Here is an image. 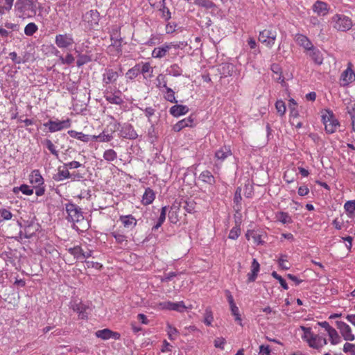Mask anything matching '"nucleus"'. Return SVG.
Masks as SVG:
<instances>
[{
  "label": "nucleus",
  "instance_id": "aec40b11",
  "mask_svg": "<svg viewBox=\"0 0 355 355\" xmlns=\"http://www.w3.org/2000/svg\"><path fill=\"white\" fill-rule=\"evenodd\" d=\"M295 40L298 45L303 47L306 51V53L312 49L313 46L312 42L305 35L302 34H297L295 36Z\"/></svg>",
  "mask_w": 355,
  "mask_h": 355
},
{
  "label": "nucleus",
  "instance_id": "603ef678",
  "mask_svg": "<svg viewBox=\"0 0 355 355\" xmlns=\"http://www.w3.org/2000/svg\"><path fill=\"white\" fill-rule=\"evenodd\" d=\"M111 235L116 239V241L119 244L123 245L124 243L126 245L127 239L125 235L116 232H112Z\"/></svg>",
  "mask_w": 355,
  "mask_h": 355
},
{
  "label": "nucleus",
  "instance_id": "13d9d810",
  "mask_svg": "<svg viewBox=\"0 0 355 355\" xmlns=\"http://www.w3.org/2000/svg\"><path fill=\"white\" fill-rule=\"evenodd\" d=\"M178 333V331L175 327L169 324H167V334L170 340H175Z\"/></svg>",
  "mask_w": 355,
  "mask_h": 355
},
{
  "label": "nucleus",
  "instance_id": "c9c22d12",
  "mask_svg": "<svg viewBox=\"0 0 355 355\" xmlns=\"http://www.w3.org/2000/svg\"><path fill=\"white\" fill-rule=\"evenodd\" d=\"M327 334L329 336V340L332 345H337L340 342V337L334 328L332 327L330 329V330L328 331Z\"/></svg>",
  "mask_w": 355,
  "mask_h": 355
},
{
  "label": "nucleus",
  "instance_id": "f3484780",
  "mask_svg": "<svg viewBox=\"0 0 355 355\" xmlns=\"http://www.w3.org/2000/svg\"><path fill=\"white\" fill-rule=\"evenodd\" d=\"M120 137L128 139H135L138 135L131 124L124 123L120 130Z\"/></svg>",
  "mask_w": 355,
  "mask_h": 355
},
{
  "label": "nucleus",
  "instance_id": "dca6fc26",
  "mask_svg": "<svg viewBox=\"0 0 355 355\" xmlns=\"http://www.w3.org/2000/svg\"><path fill=\"white\" fill-rule=\"evenodd\" d=\"M71 308L78 314L79 318H87L89 306L85 304L82 302L74 301L71 302Z\"/></svg>",
  "mask_w": 355,
  "mask_h": 355
},
{
  "label": "nucleus",
  "instance_id": "6ab92c4d",
  "mask_svg": "<svg viewBox=\"0 0 355 355\" xmlns=\"http://www.w3.org/2000/svg\"><path fill=\"white\" fill-rule=\"evenodd\" d=\"M232 150L230 146H223L217 150L215 153V159L216 162L222 163L228 157L232 155Z\"/></svg>",
  "mask_w": 355,
  "mask_h": 355
},
{
  "label": "nucleus",
  "instance_id": "f8f14e48",
  "mask_svg": "<svg viewBox=\"0 0 355 355\" xmlns=\"http://www.w3.org/2000/svg\"><path fill=\"white\" fill-rule=\"evenodd\" d=\"M100 19L99 12L96 10H91L83 16V21L86 22L90 28L98 25Z\"/></svg>",
  "mask_w": 355,
  "mask_h": 355
},
{
  "label": "nucleus",
  "instance_id": "1a4fd4ad",
  "mask_svg": "<svg viewBox=\"0 0 355 355\" xmlns=\"http://www.w3.org/2000/svg\"><path fill=\"white\" fill-rule=\"evenodd\" d=\"M150 5L158 9L160 15L165 21H168L171 18V13L169 9L166 6V0H148Z\"/></svg>",
  "mask_w": 355,
  "mask_h": 355
},
{
  "label": "nucleus",
  "instance_id": "37998d69",
  "mask_svg": "<svg viewBox=\"0 0 355 355\" xmlns=\"http://www.w3.org/2000/svg\"><path fill=\"white\" fill-rule=\"evenodd\" d=\"M344 209L349 216H352L355 213V200H348L344 205Z\"/></svg>",
  "mask_w": 355,
  "mask_h": 355
},
{
  "label": "nucleus",
  "instance_id": "0e129e2a",
  "mask_svg": "<svg viewBox=\"0 0 355 355\" xmlns=\"http://www.w3.org/2000/svg\"><path fill=\"white\" fill-rule=\"evenodd\" d=\"M270 352L269 345H261L259 346V355H270Z\"/></svg>",
  "mask_w": 355,
  "mask_h": 355
},
{
  "label": "nucleus",
  "instance_id": "f704fd0d",
  "mask_svg": "<svg viewBox=\"0 0 355 355\" xmlns=\"http://www.w3.org/2000/svg\"><path fill=\"white\" fill-rule=\"evenodd\" d=\"M139 73V65L136 64L133 67L128 70V71L125 73V78H127V80H132L137 78Z\"/></svg>",
  "mask_w": 355,
  "mask_h": 355
},
{
  "label": "nucleus",
  "instance_id": "6e6552de",
  "mask_svg": "<svg viewBox=\"0 0 355 355\" xmlns=\"http://www.w3.org/2000/svg\"><path fill=\"white\" fill-rule=\"evenodd\" d=\"M277 33L274 29H264L259 35V41L268 48H272L276 40Z\"/></svg>",
  "mask_w": 355,
  "mask_h": 355
},
{
  "label": "nucleus",
  "instance_id": "09e8293b",
  "mask_svg": "<svg viewBox=\"0 0 355 355\" xmlns=\"http://www.w3.org/2000/svg\"><path fill=\"white\" fill-rule=\"evenodd\" d=\"M214 320L213 313L210 308H207L204 314V323L207 326H211Z\"/></svg>",
  "mask_w": 355,
  "mask_h": 355
},
{
  "label": "nucleus",
  "instance_id": "5fc2aeb1",
  "mask_svg": "<svg viewBox=\"0 0 355 355\" xmlns=\"http://www.w3.org/2000/svg\"><path fill=\"white\" fill-rule=\"evenodd\" d=\"M44 144L48 150L56 157H58V151L56 150L55 146L53 144V142L50 139H46L44 141Z\"/></svg>",
  "mask_w": 355,
  "mask_h": 355
},
{
  "label": "nucleus",
  "instance_id": "423d86ee",
  "mask_svg": "<svg viewBox=\"0 0 355 355\" xmlns=\"http://www.w3.org/2000/svg\"><path fill=\"white\" fill-rule=\"evenodd\" d=\"M67 219L72 223H77L83 219L81 209L73 203L66 204Z\"/></svg>",
  "mask_w": 355,
  "mask_h": 355
},
{
  "label": "nucleus",
  "instance_id": "2f4dec72",
  "mask_svg": "<svg viewBox=\"0 0 355 355\" xmlns=\"http://www.w3.org/2000/svg\"><path fill=\"white\" fill-rule=\"evenodd\" d=\"M14 0H0V16L9 12L12 7Z\"/></svg>",
  "mask_w": 355,
  "mask_h": 355
},
{
  "label": "nucleus",
  "instance_id": "393cba45",
  "mask_svg": "<svg viewBox=\"0 0 355 355\" xmlns=\"http://www.w3.org/2000/svg\"><path fill=\"white\" fill-rule=\"evenodd\" d=\"M119 220L124 227L130 229L135 227L137 223L136 218L131 214L120 216Z\"/></svg>",
  "mask_w": 355,
  "mask_h": 355
},
{
  "label": "nucleus",
  "instance_id": "49530a36",
  "mask_svg": "<svg viewBox=\"0 0 355 355\" xmlns=\"http://www.w3.org/2000/svg\"><path fill=\"white\" fill-rule=\"evenodd\" d=\"M297 102L293 98H291L289 100V103H288V107L290 109V114L291 116L295 117V118L297 117L299 115L298 110L297 109Z\"/></svg>",
  "mask_w": 355,
  "mask_h": 355
},
{
  "label": "nucleus",
  "instance_id": "680f3d73",
  "mask_svg": "<svg viewBox=\"0 0 355 355\" xmlns=\"http://www.w3.org/2000/svg\"><path fill=\"white\" fill-rule=\"evenodd\" d=\"M343 351L345 353H349L351 355H355V344L346 343L343 346Z\"/></svg>",
  "mask_w": 355,
  "mask_h": 355
},
{
  "label": "nucleus",
  "instance_id": "20e7f679",
  "mask_svg": "<svg viewBox=\"0 0 355 355\" xmlns=\"http://www.w3.org/2000/svg\"><path fill=\"white\" fill-rule=\"evenodd\" d=\"M121 72L110 67L105 68L102 73V84L104 89L107 87H114L113 85L116 83Z\"/></svg>",
  "mask_w": 355,
  "mask_h": 355
},
{
  "label": "nucleus",
  "instance_id": "a211bd4d",
  "mask_svg": "<svg viewBox=\"0 0 355 355\" xmlns=\"http://www.w3.org/2000/svg\"><path fill=\"white\" fill-rule=\"evenodd\" d=\"M313 11L318 16H325L330 10L329 6L322 1H316L312 6Z\"/></svg>",
  "mask_w": 355,
  "mask_h": 355
},
{
  "label": "nucleus",
  "instance_id": "6e6d98bb",
  "mask_svg": "<svg viewBox=\"0 0 355 355\" xmlns=\"http://www.w3.org/2000/svg\"><path fill=\"white\" fill-rule=\"evenodd\" d=\"M59 60L62 64H71L74 62L75 58L71 53H67L64 58L62 55H59Z\"/></svg>",
  "mask_w": 355,
  "mask_h": 355
},
{
  "label": "nucleus",
  "instance_id": "e433bc0d",
  "mask_svg": "<svg viewBox=\"0 0 355 355\" xmlns=\"http://www.w3.org/2000/svg\"><path fill=\"white\" fill-rule=\"evenodd\" d=\"M83 250L79 245L68 249V252L78 260H83Z\"/></svg>",
  "mask_w": 355,
  "mask_h": 355
},
{
  "label": "nucleus",
  "instance_id": "b1692460",
  "mask_svg": "<svg viewBox=\"0 0 355 355\" xmlns=\"http://www.w3.org/2000/svg\"><path fill=\"white\" fill-rule=\"evenodd\" d=\"M137 65H139L140 73H141L145 79L151 78L153 75V67L151 66L150 62H141Z\"/></svg>",
  "mask_w": 355,
  "mask_h": 355
},
{
  "label": "nucleus",
  "instance_id": "412c9836",
  "mask_svg": "<svg viewBox=\"0 0 355 355\" xmlns=\"http://www.w3.org/2000/svg\"><path fill=\"white\" fill-rule=\"evenodd\" d=\"M96 336L103 340H107L111 338L118 340L120 338V334L117 332H114L109 329H104L98 330L96 332Z\"/></svg>",
  "mask_w": 355,
  "mask_h": 355
},
{
  "label": "nucleus",
  "instance_id": "bb28decb",
  "mask_svg": "<svg viewBox=\"0 0 355 355\" xmlns=\"http://www.w3.org/2000/svg\"><path fill=\"white\" fill-rule=\"evenodd\" d=\"M306 53L311 58L315 64L320 65L322 63L323 55L319 49L313 46L311 49L306 52Z\"/></svg>",
  "mask_w": 355,
  "mask_h": 355
},
{
  "label": "nucleus",
  "instance_id": "0eeeda50",
  "mask_svg": "<svg viewBox=\"0 0 355 355\" xmlns=\"http://www.w3.org/2000/svg\"><path fill=\"white\" fill-rule=\"evenodd\" d=\"M71 125V120L67 119L65 120H49L48 122L44 123V126L48 128L50 132H55L61 131L64 129L69 128Z\"/></svg>",
  "mask_w": 355,
  "mask_h": 355
},
{
  "label": "nucleus",
  "instance_id": "052dcab7",
  "mask_svg": "<svg viewBox=\"0 0 355 355\" xmlns=\"http://www.w3.org/2000/svg\"><path fill=\"white\" fill-rule=\"evenodd\" d=\"M272 276L276 279L277 280L279 281L280 285L282 286V287L285 289V290H288V286L286 282V281L280 276L276 272H272Z\"/></svg>",
  "mask_w": 355,
  "mask_h": 355
},
{
  "label": "nucleus",
  "instance_id": "4c0bfd02",
  "mask_svg": "<svg viewBox=\"0 0 355 355\" xmlns=\"http://www.w3.org/2000/svg\"><path fill=\"white\" fill-rule=\"evenodd\" d=\"M234 66L232 64L225 63L220 66L219 71L225 77L232 75Z\"/></svg>",
  "mask_w": 355,
  "mask_h": 355
},
{
  "label": "nucleus",
  "instance_id": "2eb2a0df",
  "mask_svg": "<svg viewBox=\"0 0 355 355\" xmlns=\"http://www.w3.org/2000/svg\"><path fill=\"white\" fill-rule=\"evenodd\" d=\"M336 325L345 340L353 341L355 340V336L352 334V329L347 324L342 321H337Z\"/></svg>",
  "mask_w": 355,
  "mask_h": 355
},
{
  "label": "nucleus",
  "instance_id": "f257e3e1",
  "mask_svg": "<svg viewBox=\"0 0 355 355\" xmlns=\"http://www.w3.org/2000/svg\"><path fill=\"white\" fill-rule=\"evenodd\" d=\"M301 329L304 331L302 338L308 343L310 347L320 349L327 344L324 335L314 334L310 328L301 327Z\"/></svg>",
  "mask_w": 355,
  "mask_h": 355
},
{
  "label": "nucleus",
  "instance_id": "a18cd8bd",
  "mask_svg": "<svg viewBox=\"0 0 355 355\" xmlns=\"http://www.w3.org/2000/svg\"><path fill=\"white\" fill-rule=\"evenodd\" d=\"M278 263L279 267L284 270H288L291 267L288 261V255L286 254H280L278 259Z\"/></svg>",
  "mask_w": 355,
  "mask_h": 355
},
{
  "label": "nucleus",
  "instance_id": "774afa93",
  "mask_svg": "<svg viewBox=\"0 0 355 355\" xmlns=\"http://www.w3.org/2000/svg\"><path fill=\"white\" fill-rule=\"evenodd\" d=\"M225 343V340L223 338H217L214 340V346L216 348H220L223 349L224 348V345Z\"/></svg>",
  "mask_w": 355,
  "mask_h": 355
},
{
  "label": "nucleus",
  "instance_id": "a19ab883",
  "mask_svg": "<svg viewBox=\"0 0 355 355\" xmlns=\"http://www.w3.org/2000/svg\"><path fill=\"white\" fill-rule=\"evenodd\" d=\"M193 3L205 9H211L215 6V4L210 0H193Z\"/></svg>",
  "mask_w": 355,
  "mask_h": 355
},
{
  "label": "nucleus",
  "instance_id": "ea45409f",
  "mask_svg": "<svg viewBox=\"0 0 355 355\" xmlns=\"http://www.w3.org/2000/svg\"><path fill=\"white\" fill-rule=\"evenodd\" d=\"M276 218L282 224H289L293 222L291 217L286 212L281 211L276 214Z\"/></svg>",
  "mask_w": 355,
  "mask_h": 355
},
{
  "label": "nucleus",
  "instance_id": "4468645a",
  "mask_svg": "<svg viewBox=\"0 0 355 355\" xmlns=\"http://www.w3.org/2000/svg\"><path fill=\"white\" fill-rule=\"evenodd\" d=\"M340 85L342 87H347L355 80V73L351 66L344 70L340 77Z\"/></svg>",
  "mask_w": 355,
  "mask_h": 355
},
{
  "label": "nucleus",
  "instance_id": "9d476101",
  "mask_svg": "<svg viewBox=\"0 0 355 355\" xmlns=\"http://www.w3.org/2000/svg\"><path fill=\"white\" fill-rule=\"evenodd\" d=\"M55 43L60 49H67L74 44V40L71 34H58L55 37Z\"/></svg>",
  "mask_w": 355,
  "mask_h": 355
},
{
  "label": "nucleus",
  "instance_id": "69168bd1",
  "mask_svg": "<svg viewBox=\"0 0 355 355\" xmlns=\"http://www.w3.org/2000/svg\"><path fill=\"white\" fill-rule=\"evenodd\" d=\"M292 173L293 171L288 170L284 174L283 178L287 183H291L295 181V177L294 175H292Z\"/></svg>",
  "mask_w": 355,
  "mask_h": 355
},
{
  "label": "nucleus",
  "instance_id": "4be33fe9",
  "mask_svg": "<svg viewBox=\"0 0 355 355\" xmlns=\"http://www.w3.org/2000/svg\"><path fill=\"white\" fill-rule=\"evenodd\" d=\"M29 181L33 187H38L44 184V180L39 170H33L29 175Z\"/></svg>",
  "mask_w": 355,
  "mask_h": 355
},
{
  "label": "nucleus",
  "instance_id": "f03ea898",
  "mask_svg": "<svg viewBox=\"0 0 355 355\" xmlns=\"http://www.w3.org/2000/svg\"><path fill=\"white\" fill-rule=\"evenodd\" d=\"M103 94L105 100L111 104L120 105L124 102L122 92L116 86L107 87Z\"/></svg>",
  "mask_w": 355,
  "mask_h": 355
},
{
  "label": "nucleus",
  "instance_id": "de8ad7c7",
  "mask_svg": "<svg viewBox=\"0 0 355 355\" xmlns=\"http://www.w3.org/2000/svg\"><path fill=\"white\" fill-rule=\"evenodd\" d=\"M12 218V214L7 209H0V223L9 220Z\"/></svg>",
  "mask_w": 355,
  "mask_h": 355
},
{
  "label": "nucleus",
  "instance_id": "bf43d9fd",
  "mask_svg": "<svg viewBox=\"0 0 355 355\" xmlns=\"http://www.w3.org/2000/svg\"><path fill=\"white\" fill-rule=\"evenodd\" d=\"M20 191L25 195L31 196L33 193V189L30 186L23 184L18 187Z\"/></svg>",
  "mask_w": 355,
  "mask_h": 355
},
{
  "label": "nucleus",
  "instance_id": "c03bdc74",
  "mask_svg": "<svg viewBox=\"0 0 355 355\" xmlns=\"http://www.w3.org/2000/svg\"><path fill=\"white\" fill-rule=\"evenodd\" d=\"M38 30L37 26L33 23H28L24 28V33L27 36H32Z\"/></svg>",
  "mask_w": 355,
  "mask_h": 355
},
{
  "label": "nucleus",
  "instance_id": "e2e57ef3",
  "mask_svg": "<svg viewBox=\"0 0 355 355\" xmlns=\"http://www.w3.org/2000/svg\"><path fill=\"white\" fill-rule=\"evenodd\" d=\"M262 234L258 233L257 232H255L253 236V242L254 244L259 245H263L264 243V241L262 240Z\"/></svg>",
  "mask_w": 355,
  "mask_h": 355
},
{
  "label": "nucleus",
  "instance_id": "4d7b16f0",
  "mask_svg": "<svg viewBox=\"0 0 355 355\" xmlns=\"http://www.w3.org/2000/svg\"><path fill=\"white\" fill-rule=\"evenodd\" d=\"M91 61V58L87 55H78V58L77 60V66L81 67L84 65L85 64H87Z\"/></svg>",
  "mask_w": 355,
  "mask_h": 355
},
{
  "label": "nucleus",
  "instance_id": "3c124183",
  "mask_svg": "<svg viewBox=\"0 0 355 355\" xmlns=\"http://www.w3.org/2000/svg\"><path fill=\"white\" fill-rule=\"evenodd\" d=\"M275 108L280 116H284L286 112V105L282 100H277L275 103Z\"/></svg>",
  "mask_w": 355,
  "mask_h": 355
},
{
  "label": "nucleus",
  "instance_id": "79ce46f5",
  "mask_svg": "<svg viewBox=\"0 0 355 355\" xmlns=\"http://www.w3.org/2000/svg\"><path fill=\"white\" fill-rule=\"evenodd\" d=\"M162 92H164V97L167 101L170 103H177L175 92L171 88L167 87L164 89V91L163 90Z\"/></svg>",
  "mask_w": 355,
  "mask_h": 355
},
{
  "label": "nucleus",
  "instance_id": "9b49d317",
  "mask_svg": "<svg viewBox=\"0 0 355 355\" xmlns=\"http://www.w3.org/2000/svg\"><path fill=\"white\" fill-rule=\"evenodd\" d=\"M159 306L161 309L175 311L180 313L184 312L187 309V306L183 301L177 302H173L171 301H164L159 304Z\"/></svg>",
  "mask_w": 355,
  "mask_h": 355
},
{
  "label": "nucleus",
  "instance_id": "cd10ccee",
  "mask_svg": "<svg viewBox=\"0 0 355 355\" xmlns=\"http://www.w3.org/2000/svg\"><path fill=\"white\" fill-rule=\"evenodd\" d=\"M155 198V193L150 189L147 188L142 196L141 202L144 205H148L151 204Z\"/></svg>",
  "mask_w": 355,
  "mask_h": 355
},
{
  "label": "nucleus",
  "instance_id": "ddd939ff",
  "mask_svg": "<svg viewBox=\"0 0 355 355\" xmlns=\"http://www.w3.org/2000/svg\"><path fill=\"white\" fill-rule=\"evenodd\" d=\"M173 47L178 48V46L173 43H165L160 46L155 48L152 51L151 55L154 58L161 59L165 57Z\"/></svg>",
  "mask_w": 355,
  "mask_h": 355
},
{
  "label": "nucleus",
  "instance_id": "5701e85b",
  "mask_svg": "<svg viewBox=\"0 0 355 355\" xmlns=\"http://www.w3.org/2000/svg\"><path fill=\"white\" fill-rule=\"evenodd\" d=\"M194 125L193 119L191 116L185 118L177 122L173 126V130L175 132H180L186 127H193Z\"/></svg>",
  "mask_w": 355,
  "mask_h": 355
},
{
  "label": "nucleus",
  "instance_id": "338daca9",
  "mask_svg": "<svg viewBox=\"0 0 355 355\" xmlns=\"http://www.w3.org/2000/svg\"><path fill=\"white\" fill-rule=\"evenodd\" d=\"M178 273L175 272H171L167 274H165L164 277L161 278L162 282H167L171 281L173 277H176Z\"/></svg>",
  "mask_w": 355,
  "mask_h": 355
},
{
  "label": "nucleus",
  "instance_id": "8fccbe9b",
  "mask_svg": "<svg viewBox=\"0 0 355 355\" xmlns=\"http://www.w3.org/2000/svg\"><path fill=\"white\" fill-rule=\"evenodd\" d=\"M117 157L116 153L113 149L106 150L103 153V158L107 162H112Z\"/></svg>",
  "mask_w": 355,
  "mask_h": 355
},
{
  "label": "nucleus",
  "instance_id": "473e14b6",
  "mask_svg": "<svg viewBox=\"0 0 355 355\" xmlns=\"http://www.w3.org/2000/svg\"><path fill=\"white\" fill-rule=\"evenodd\" d=\"M70 137L73 138H76L78 140H80L84 142H88L89 141L90 136L88 135H85L82 132H77L76 130H69L67 132Z\"/></svg>",
  "mask_w": 355,
  "mask_h": 355
},
{
  "label": "nucleus",
  "instance_id": "7c9ffc66",
  "mask_svg": "<svg viewBox=\"0 0 355 355\" xmlns=\"http://www.w3.org/2000/svg\"><path fill=\"white\" fill-rule=\"evenodd\" d=\"M271 71L273 72V79L275 81L279 82L281 83H284V78L282 75V69L279 64H272L271 65Z\"/></svg>",
  "mask_w": 355,
  "mask_h": 355
},
{
  "label": "nucleus",
  "instance_id": "c85d7f7f",
  "mask_svg": "<svg viewBox=\"0 0 355 355\" xmlns=\"http://www.w3.org/2000/svg\"><path fill=\"white\" fill-rule=\"evenodd\" d=\"M69 178H71V173L68 168L64 166L63 168L59 167L58 168V173L53 176L54 180L57 182H60Z\"/></svg>",
  "mask_w": 355,
  "mask_h": 355
},
{
  "label": "nucleus",
  "instance_id": "a878e982",
  "mask_svg": "<svg viewBox=\"0 0 355 355\" xmlns=\"http://www.w3.org/2000/svg\"><path fill=\"white\" fill-rule=\"evenodd\" d=\"M189 110V109L187 105H175L170 108L169 112L172 116L178 117L180 116L186 114Z\"/></svg>",
  "mask_w": 355,
  "mask_h": 355
},
{
  "label": "nucleus",
  "instance_id": "7ed1b4c3",
  "mask_svg": "<svg viewBox=\"0 0 355 355\" xmlns=\"http://www.w3.org/2000/svg\"><path fill=\"white\" fill-rule=\"evenodd\" d=\"M331 24L334 28L338 31H346L352 26V19L343 14H336L331 19Z\"/></svg>",
  "mask_w": 355,
  "mask_h": 355
},
{
  "label": "nucleus",
  "instance_id": "864d4df0",
  "mask_svg": "<svg viewBox=\"0 0 355 355\" xmlns=\"http://www.w3.org/2000/svg\"><path fill=\"white\" fill-rule=\"evenodd\" d=\"M241 234V228L239 225L232 227L230 231L228 238L232 240H236Z\"/></svg>",
  "mask_w": 355,
  "mask_h": 355
},
{
  "label": "nucleus",
  "instance_id": "72a5a7b5",
  "mask_svg": "<svg viewBox=\"0 0 355 355\" xmlns=\"http://www.w3.org/2000/svg\"><path fill=\"white\" fill-rule=\"evenodd\" d=\"M166 73L170 76L178 77L182 74V69L178 64H173L167 68Z\"/></svg>",
  "mask_w": 355,
  "mask_h": 355
},
{
  "label": "nucleus",
  "instance_id": "58836bf2",
  "mask_svg": "<svg viewBox=\"0 0 355 355\" xmlns=\"http://www.w3.org/2000/svg\"><path fill=\"white\" fill-rule=\"evenodd\" d=\"M156 86L161 91L167 88V80L164 75L162 73L159 74L156 78Z\"/></svg>",
  "mask_w": 355,
  "mask_h": 355
},
{
  "label": "nucleus",
  "instance_id": "c756f323",
  "mask_svg": "<svg viewBox=\"0 0 355 355\" xmlns=\"http://www.w3.org/2000/svg\"><path fill=\"white\" fill-rule=\"evenodd\" d=\"M199 179L205 183H207L209 185H214L216 183V180L214 176L211 174V173L207 170L202 171L200 175Z\"/></svg>",
  "mask_w": 355,
  "mask_h": 355
},
{
  "label": "nucleus",
  "instance_id": "39448f33",
  "mask_svg": "<svg viewBox=\"0 0 355 355\" xmlns=\"http://www.w3.org/2000/svg\"><path fill=\"white\" fill-rule=\"evenodd\" d=\"M322 118L326 132L329 134L335 132L340 124L332 111L325 110Z\"/></svg>",
  "mask_w": 355,
  "mask_h": 355
}]
</instances>
